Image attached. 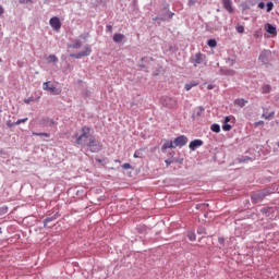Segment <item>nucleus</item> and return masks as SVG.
Returning <instances> with one entry per match:
<instances>
[{"label": "nucleus", "instance_id": "nucleus-46", "mask_svg": "<svg viewBox=\"0 0 279 279\" xmlns=\"http://www.w3.org/2000/svg\"><path fill=\"white\" fill-rule=\"evenodd\" d=\"M265 119H271L274 118V112H270L268 116L263 114Z\"/></svg>", "mask_w": 279, "mask_h": 279}, {"label": "nucleus", "instance_id": "nucleus-52", "mask_svg": "<svg viewBox=\"0 0 279 279\" xmlns=\"http://www.w3.org/2000/svg\"><path fill=\"white\" fill-rule=\"evenodd\" d=\"M189 5H195V0H189Z\"/></svg>", "mask_w": 279, "mask_h": 279}, {"label": "nucleus", "instance_id": "nucleus-19", "mask_svg": "<svg viewBox=\"0 0 279 279\" xmlns=\"http://www.w3.org/2000/svg\"><path fill=\"white\" fill-rule=\"evenodd\" d=\"M210 130H211V132L219 134V132H221V126L217 123H214V124H211Z\"/></svg>", "mask_w": 279, "mask_h": 279}, {"label": "nucleus", "instance_id": "nucleus-38", "mask_svg": "<svg viewBox=\"0 0 279 279\" xmlns=\"http://www.w3.org/2000/svg\"><path fill=\"white\" fill-rule=\"evenodd\" d=\"M34 101V97H29L27 99H24V104H32Z\"/></svg>", "mask_w": 279, "mask_h": 279}, {"label": "nucleus", "instance_id": "nucleus-39", "mask_svg": "<svg viewBox=\"0 0 279 279\" xmlns=\"http://www.w3.org/2000/svg\"><path fill=\"white\" fill-rule=\"evenodd\" d=\"M204 110H205L204 107H198L197 117H201Z\"/></svg>", "mask_w": 279, "mask_h": 279}, {"label": "nucleus", "instance_id": "nucleus-22", "mask_svg": "<svg viewBox=\"0 0 279 279\" xmlns=\"http://www.w3.org/2000/svg\"><path fill=\"white\" fill-rule=\"evenodd\" d=\"M207 45L211 49H215V47H217V39H208Z\"/></svg>", "mask_w": 279, "mask_h": 279}, {"label": "nucleus", "instance_id": "nucleus-4", "mask_svg": "<svg viewBox=\"0 0 279 279\" xmlns=\"http://www.w3.org/2000/svg\"><path fill=\"white\" fill-rule=\"evenodd\" d=\"M172 143L174 145V149L175 147H184V145L189 143V137H186V135H180L177 138H174Z\"/></svg>", "mask_w": 279, "mask_h": 279}, {"label": "nucleus", "instance_id": "nucleus-2", "mask_svg": "<svg viewBox=\"0 0 279 279\" xmlns=\"http://www.w3.org/2000/svg\"><path fill=\"white\" fill-rule=\"evenodd\" d=\"M268 195H271V190L269 189H263L251 193V202L253 204H260L265 199V197H268Z\"/></svg>", "mask_w": 279, "mask_h": 279}, {"label": "nucleus", "instance_id": "nucleus-23", "mask_svg": "<svg viewBox=\"0 0 279 279\" xmlns=\"http://www.w3.org/2000/svg\"><path fill=\"white\" fill-rule=\"evenodd\" d=\"M208 204L207 203H203V204H197L196 205V210H206V208H208Z\"/></svg>", "mask_w": 279, "mask_h": 279}, {"label": "nucleus", "instance_id": "nucleus-44", "mask_svg": "<svg viewBox=\"0 0 279 279\" xmlns=\"http://www.w3.org/2000/svg\"><path fill=\"white\" fill-rule=\"evenodd\" d=\"M247 160H252L250 157L240 158V162H247Z\"/></svg>", "mask_w": 279, "mask_h": 279}, {"label": "nucleus", "instance_id": "nucleus-40", "mask_svg": "<svg viewBox=\"0 0 279 279\" xmlns=\"http://www.w3.org/2000/svg\"><path fill=\"white\" fill-rule=\"evenodd\" d=\"M134 158H143V155L141 154V151H135Z\"/></svg>", "mask_w": 279, "mask_h": 279}, {"label": "nucleus", "instance_id": "nucleus-17", "mask_svg": "<svg viewBox=\"0 0 279 279\" xmlns=\"http://www.w3.org/2000/svg\"><path fill=\"white\" fill-rule=\"evenodd\" d=\"M235 106H239L240 108H245V104H247V100L243 98H239L234 100Z\"/></svg>", "mask_w": 279, "mask_h": 279}, {"label": "nucleus", "instance_id": "nucleus-30", "mask_svg": "<svg viewBox=\"0 0 279 279\" xmlns=\"http://www.w3.org/2000/svg\"><path fill=\"white\" fill-rule=\"evenodd\" d=\"M88 36H90V34L88 33H84L80 36V38H82V40H84V43H86L88 40Z\"/></svg>", "mask_w": 279, "mask_h": 279}, {"label": "nucleus", "instance_id": "nucleus-33", "mask_svg": "<svg viewBox=\"0 0 279 279\" xmlns=\"http://www.w3.org/2000/svg\"><path fill=\"white\" fill-rule=\"evenodd\" d=\"M243 32H245V27H243V25H240L236 27V33L238 34H243Z\"/></svg>", "mask_w": 279, "mask_h": 279}, {"label": "nucleus", "instance_id": "nucleus-9", "mask_svg": "<svg viewBox=\"0 0 279 279\" xmlns=\"http://www.w3.org/2000/svg\"><path fill=\"white\" fill-rule=\"evenodd\" d=\"M202 145H204V141L194 140L190 143L189 147H190L191 151H195V149H197V147H202Z\"/></svg>", "mask_w": 279, "mask_h": 279}, {"label": "nucleus", "instance_id": "nucleus-43", "mask_svg": "<svg viewBox=\"0 0 279 279\" xmlns=\"http://www.w3.org/2000/svg\"><path fill=\"white\" fill-rule=\"evenodd\" d=\"M230 121H232V117L227 116L225 118V122L223 123H230Z\"/></svg>", "mask_w": 279, "mask_h": 279}, {"label": "nucleus", "instance_id": "nucleus-14", "mask_svg": "<svg viewBox=\"0 0 279 279\" xmlns=\"http://www.w3.org/2000/svg\"><path fill=\"white\" fill-rule=\"evenodd\" d=\"M41 125H45L46 128H52V125H56V122L49 118H45L41 120Z\"/></svg>", "mask_w": 279, "mask_h": 279}, {"label": "nucleus", "instance_id": "nucleus-56", "mask_svg": "<svg viewBox=\"0 0 279 279\" xmlns=\"http://www.w3.org/2000/svg\"><path fill=\"white\" fill-rule=\"evenodd\" d=\"M140 69H145V64H140Z\"/></svg>", "mask_w": 279, "mask_h": 279}, {"label": "nucleus", "instance_id": "nucleus-16", "mask_svg": "<svg viewBox=\"0 0 279 279\" xmlns=\"http://www.w3.org/2000/svg\"><path fill=\"white\" fill-rule=\"evenodd\" d=\"M82 48V41L80 39H75L71 45L70 49H81Z\"/></svg>", "mask_w": 279, "mask_h": 279}, {"label": "nucleus", "instance_id": "nucleus-10", "mask_svg": "<svg viewBox=\"0 0 279 279\" xmlns=\"http://www.w3.org/2000/svg\"><path fill=\"white\" fill-rule=\"evenodd\" d=\"M265 29L267 34H270L271 36H278V31L276 29V26L272 24H266Z\"/></svg>", "mask_w": 279, "mask_h": 279}, {"label": "nucleus", "instance_id": "nucleus-37", "mask_svg": "<svg viewBox=\"0 0 279 279\" xmlns=\"http://www.w3.org/2000/svg\"><path fill=\"white\" fill-rule=\"evenodd\" d=\"M187 236H189L190 241H195V239H196V235L193 232L189 233Z\"/></svg>", "mask_w": 279, "mask_h": 279}, {"label": "nucleus", "instance_id": "nucleus-18", "mask_svg": "<svg viewBox=\"0 0 279 279\" xmlns=\"http://www.w3.org/2000/svg\"><path fill=\"white\" fill-rule=\"evenodd\" d=\"M262 215H266V217H269L270 213H274V207H263L260 209Z\"/></svg>", "mask_w": 279, "mask_h": 279}, {"label": "nucleus", "instance_id": "nucleus-51", "mask_svg": "<svg viewBox=\"0 0 279 279\" xmlns=\"http://www.w3.org/2000/svg\"><path fill=\"white\" fill-rule=\"evenodd\" d=\"M107 32L112 33V25H107Z\"/></svg>", "mask_w": 279, "mask_h": 279}, {"label": "nucleus", "instance_id": "nucleus-47", "mask_svg": "<svg viewBox=\"0 0 279 279\" xmlns=\"http://www.w3.org/2000/svg\"><path fill=\"white\" fill-rule=\"evenodd\" d=\"M218 243H220V245H223V243H226V239H223V238H218Z\"/></svg>", "mask_w": 279, "mask_h": 279}, {"label": "nucleus", "instance_id": "nucleus-25", "mask_svg": "<svg viewBox=\"0 0 279 279\" xmlns=\"http://www.w3.org/2000/svg\"><path fill=\"white\" fill-rule=\"evenodd\" d=\"M274 10V2H267L266 3V12H271Z\"/></svg>", "mask_w": 279, "mask_h": 279}, {"label": "nucleus", "instance_id": "nucleus-7", "mask_svg": "<svg viewBox=\"0 0 279 279\" xmlns=\"http://www.w3.org/2000/svg\"><path fill=\"white\" fill-rule=\"evenodd\" d=\"M58 217H60V215H58V213L50 217H47L44 220V228H53V225H49V223H51V221H56V219H58Z\"/></svg>", "mask_w": 279, "mask_h": 279}, {"label": "nucleus", "instance_id": "nucleus-34", "mask_svg": "<svg viewBox=\"0 0 279 279\" xmlns=\"http://www.w3.org/2000/svg\"><path fill=\"white\" fill-rule=\"evenodd\" d=\"M21 123H27V118L20 119L15 122V125H21Z\"/></svg>", "mask_w": 279, "mask_h": 279}, {"label": "nucleus", "instance_id": "nucleus-8", "mask_svg": "<svg viewBox=\"0 0 279 279\" xmlns=\"http://www.w3.org/2000/svg\"><path fill=\"white\" fill-rule=\"evenodd\" d=\"M205 58L206 56H204L202 52H197L193 58H191V62H195L196 64H203Z\"/></svg>", "mask_w": 279, "mask_h": 279}, {"label": "nucleus", "instance_id": "nucleus-28", "mask_svg": "<svg viewBox=\"0 0 279 279\" xmlns=\"http://www.w3.org/2000/svg\"><path fill=\"white\" fill-rule=\"evenodd\" d=\"M82 52L88 56L89 53H93V49H90V46H85V49Z\"/></svg>", "mask_w": 279, "mask_h": 279}, {"label": "nucleus", "instance_id": "nucleus-26", "mask_svg": "<svg viewBox=\"0 0 279 279\" xmlns=\"http://www.w3.org/2000/svg\"><path fill=\"white\" fill-rule=\"evenodd\" d=\"M48 62H53V63H56V62H58V57H56V54H50L49 57H48Z\"/></svg>", "mask_w": 279, "mask_h": 279}, {"label": "nucleus", "instance_id": "nucleus-3", "mask_svg": "<svg viewBox=\"0 0 279 279\" xmlns=\"http://www.w3.org/2000/svg\"><path fill=\"white\" fill-rule=\"evenodd\" d=\"M173 12L169 11V4H163L162 9L159 11V17L155 21H171L173 19Z\"/></svg>", "mask_w": 279, "mask_h": 279}, {"label": "nucleus", "instance_id": "nucleus-31", "mask_svg": "<svg viewBox=\"0 0 279 279\" xmlns=\"http://www.w3.org/2000/svg\"><path fill=\"white\" fill-rule=\"evenodd\" d=\"M8 213V206L0 207V217L1 215H5Z\"/></svg>", "mask_w": 279, "mask_h": 279}, {"label": "nucleus", "instance_id": "nucleus-29", "mask_svg": "<svg viewBox=\"0 0 279 279\" xmlns=\"http://www.w3.org/2000/svg\"><path fill=\"white\" fill-rule=\"evenodd\" d=\"M33 135L34 136H46V138H49V136H50L49 133H36V132H33Z\"/></svg>", "mask_w": 279, "mask_h": 279}, {"label": "nucleus", "instance_id": "nucleus-53", "mask_svg": "<svg viewBox=\"0 0 279 279\" xmlns=\"http://www.w3.org/2000/svg\"><path fill=\"white\" fill-rule=\"evenodd\" d=\"M147 60H148L147 57H144L141 59V62H147Z\"/></svg>", "mask_w": 279, "mask_h": 279}, {"label": "nucleus", "instance_id": "nucleus-49", "mask_svg": "<svg viewBox=\"0 0 279 279\" xmlns=\"http://www.w3.org/2000/svg\"><path fill=\"white\" fill-rule=\"evenodd\" d=\"M5 10L3 9V7L0 5V16H3Z\"/></svg>", "mask_w": 279, "mask_h": 279}, {"label": "nucleus", "instance_id": "nucleus-27", "mask_svg": "<svg viewBox=\"0 0 279 279\" xmlns=\"http://www.w3.org/2000/svg\"><path fill=\"white\" fill-rule=\"evenodd\" d=\"M222 130L223 132H230V130H232V125H230L229 123H223Z\"/></svg>", "mask_w": 279, "mask_h": 279}, {"label": "nucleus", "instance_id": "nucleus-24", "mask_svg": "<svg viewBox=\"0 0 279 279\" xmlns=\"http://www.w3.org/2000/svg\"><path fill=\"white\" fill-rule=\"evenodd\" d=\"M262 93H264V94L271 93V86L270 85H264L262 87Z\"/></svg>", "mask_w": 279, "mask_h": 279}, {"label": "nucleus", "instance_id": "nucleus-45", "mask_svg": "<svg viewBox=\"0 0 279 279\" xmlns=\"http://www.w3.org/2000/svg\"><path fill=\"white\" fill-rule=\"evenodd\" d=\"M165 162H166L167 167H169L170 165H172L173 159H166Z\"/></svg>", "mask_w": 279, "mask_h": 279}, {"label": "nucleus", "instance_id": "nucleus-60", "mask_svg": "<svg viewBox=\"0 0 279 279\" xmlns=\"http://www.w3.org/2000/svg\"><path fill=\"white\" fill-rule=\"evenodd\" d=\"M278 147H279V142L277 143Z\"/></svg>", "mask_w": 279, "mask_h": 279}, {"label": "nucleus", "instance_id": "nucleus-50", "mask_svg": "<svg viewBox=\"0 0 279 279\" xmlns=\"http://www.w3.org/2000/svg\"><path fill=\"white\" fill-rule=\"evenodd\" d=\"M264 123H265L264 121L255 122V128H258V125H263Z\"/></svg>", "mask_w": 279, "mask_h": 279}, {"label": "nucleus", "instance_id": "nucleus-15", "mask_svg": "<svg viewBox=\"0 0 279 279\" xmlns=\"http://www.w3.org/2000/svg\"><path fill=\"white\" fill-rule=\"evenodd\" d=\"M125 35L117 33L113 35V43H123Z\"/></svg>", "mask_w": 279, "mask_h": 279}, {"label": "nucleus", "instance_id": "nucleus-36", "mask_svg": "<svg viewBox=\"0 0 279 279\" xmlns=\"http://www.w3.org/2000/svg\"><path fill=\"white\" fill-rule=\"evenodd\" d=\"M8 128H14L16 125V122H12V120L7 121Z\"/></svg>", "mask_w": 279, "mask_h": 279}, {"label": "nucleus", "instance_id": "nucleus-55", "mask_svg": "<svg viewBox=\"0 0 279 279\" xmlns=\"http://www.w3.org/2000/svg\"><path fill=\"white\" fill-rule=\"evenodd\" d=\"M96 162L101 163V162H104V159H96Z\"/></svg>", "mask_w": 279, "mask_h": 279}, {"label": "nucleus", "instance_id": "nucleus-54", "mask_svg": "<svg viewBox=\"0 0 279 279\" xmlns=\"http://www.w3.org/2000/svg\"><path fill=\"white\" fill-rule=\"evenodd\" d=\"M27 1H32V0H20V3H27Z\"/></svg>", "mask_w": 279, "mask_h": 279}, {"label": "nucleus", "instance_id": "nucleus-20", "mask_svg": "<svg viewBox=\"0 0 279 279\" xmlns=\"http://www.w3.org/2000/svg\"><path fill=\"white\" fill-rule=\"evenodd\" d=\"M71 58H75L76 60H80L81 58H86V53L81 51V52L71 54Z\"/></svg>", "mask_w": 279, "mask_h": 279}, {"label": "nucleus", "instance_id": "nucleus-41", "mask_svg": "<svg viewBox=\"0 0 279 279\" xmlns=\"http://www.w3.org/2000/svg\"><path fill=\"white\" fill-rule=\"evenodd\" d=\"M122 169H132V165L124 163V165H122Z\"/></svg>", "mask_w": 279, "mask_h": 279}, {"label": "nucleus", "instance_id": "nucleus-35", "mask_svg": "<svg viewBox=\"0 0 279 279\" xmlns=\"http://www.w3.org/2000/svg\"><path fill=\"white\" fill-rule=\"evenodd\" d=\"M236 74V72L234 71V70H227L226 72H225V75H235Z\"/></svg>", "mask_w": 279, "mask_h": 279}, {"label": "nucleus", "instance_id": "nucleus-5", "mask_svg": "<svg viewBox=\"0 0 279 279\" xmlns=\"http://www.w3.org/2000/svg\"><path fill=\"white\" fill-rule=\"evenodd\" d=\"M271 56L270 50H263L259 54V60L263 64H269V57Z\"/></svg>", "mask_w": 279, "mask_h": 279}, {"label": "nucleus", "instance_id": "nucleus-6", "mask_svg": "<svg viewBox=\"0 0 279 279\" xmlns=\"http://www.w3.org/2000/svg\"><path fill=\"white\" fill-rule=\"evenodd\" d=\"M50 26L52 27V29L58 32V29H60V27H62V22H60V17H58V16L51 17Z\"/></svg>", "mask_w": 279, "mask_h": 279}, {"label": "nucleus", "instance_id": "nucleus-57", "mask_svg": "<svg viewBox=\"0 0 279 279\" xmlns=\"http://www.w3.org/2000/svg\"><path fill=\"white\" fill-rule=\"evenodd\" d=\"M165 101H173L171 98H166Z\"/></svg>", "mask_w": 279, "mask_h": 279}, {"label": "nucleus", "instance_id": "nucleus-1", "mask_svg": "<svg viewBox=\"0 0 279 279\" xmlns=\"http://www.w3.org/2000/svg\"><path fill=\"white\" fill-rule=\"evenodd\" d=\"M81 132V135H76V145H81V147H87L92 154H99V151L104 149V144H101V141L97 140L95 135L90 134V132H93L90 126H83Z\"/></svg>", "mask_w": 279, "mask_h": 279}, {"label": "nucleus", "instance_id": "nucleus-42", "mask_svg": "<svg viewBox=\"0 0 279 279\" xmlns=\"http://www.w3.org/2000/svg\"><path fill=\"white\" fill-rule=\"evenodd\" d=\"M227 62H231L230 66H232L236 62V59L228 58Z\"/></svg>", "mask_w": 279, "mask_h": 279}, {"label": "nucleus", "instance_id": "nucleus-48", "mask_svg": "<svg viewBox=\"0 0 279 279\" xmlns=\"http://www.w3.org/2000/svg\"><path fill=\"white\" fill-rule=\"evenodd\" d=\"M258 8H259L260 10H265V2H259V3H258Z\"/></svg>", "mask_w": 279, "mask_h": 279}, {"label": "nucleus", "instance_id": "nucleus-59", "mask_svg": "<svg viewBox=\"0 0 279 279\" xmlns=\"http://www.w3.org/2000/svg\"><path fill=\"white\" fill-rule=\"evenodd\" d=\"M205 217H208V214H205Z\"/></svg>", "mask_w": 279, "mask_h": 279}, {"label": "nucleus", "instance_id": "nucleus-58", "mask_svg": "<svg viewBox=\"0 0 279 279\" xmlns=\"http://www.w3.org/2000/svg\"><path fill=\"white\" fill-rule=\"evenodd\" d=\"M208 89H209V90H213V87L209 85V86H208Z\"/></svg>", "mask_w": 279, "mask_h": 279}, {"label": "nucleus", "instance_id": "nucleus-12", "mask_svg": "<svg viewBox=\"0 0 279 279\" xmlns=\"http://www.w3.org/2000/svg\"><path fill=\"white\" fill-rule=\"evenodd\" d=\"M44 90H48V93H56V86L51 85V82H45L43 84Z\"/></svg>", "mask_w": 279, "mask_h": 279}, {"label": "nucleus", "instance_id": "nucleus-11", "mask_svg": "<svg viewBox=\"0 0 279 279\" xmlns=\"http://www.w3.org/2000/svg\"><path fill=\"white\" fill-rule=\"evenodd\" d=\"M222 4L225 10H227V12H234V9H232V0H222Z\"/></svg>", "mask_w": 279, "mask_h": 279}, {"label": "nucleus", "instance_id": "nucleus-32", "mask_svg": "<svg viewBox=\"0 0 279 279\" xmlns=\"http://www.w3.org/2000/svg\"><path fill=\"white\" fill-rule=\"evenodd\" d=\"M197 234H206V228H204V227H198V229H197Z\"/></svg>", "mask_w": 279, "mask_h": 279}, {"label": "nucleus", "instance_id": "nucleus-13", "mask_svg": "<svg viewBox=\"0 0 279 279\" xmlns=\"http://www.w3.org/2000/svg\"><path fill=\"white\" fill-rule=\"evenodd\" d=\"M167 149H175V146L173 144V141H168L161 146V151L166 153Z\"/></svg>", "mask_w": 279, "mask_h": 279}, {"label": "nucleus", "instance_id": "nucleus-21", "mask_svg": "<svg viewBox=\"0 0 279 279\" xmlns=\"http://www.w3.org/2000/svg\"><path fill=\"white\" fill-rule=\"evenodd\" d=\"M199 83L197 82H191L184 85L185 90H191L194 86H197Z\"/></svg>", "mask_w": 279, "mask_h": 279}]
</instances>
